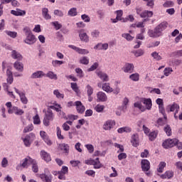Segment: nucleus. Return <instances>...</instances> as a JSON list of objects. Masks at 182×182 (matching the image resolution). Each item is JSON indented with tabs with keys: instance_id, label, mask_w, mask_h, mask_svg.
<instances>
[{
	"instance_id": "1",
	"label": "nucleus",
	"mask_w": 182,
	"mask_h": 182,
	"mask_svg": "<svg viewBox=\"0 0 182 182\" xmlns=\"http://www.w3.org/2000/svg\"><path fill=\"white\" fill-rule=\"evenodd\" d=\"M6 106L8 108L9 114H12L14 113V114H16V116H22V114L25 113V112H23V109H21L16 106L12 107V102H6Z\"/></svg>"
},
{
	"instance_id": "2",
	"label": "nucleus",
	"mask_w": 182,
	"mask_h": 182,
	"mask_svg": "<svg viewBox=\"0 0 182 182\" xmlns=\"http://www.w3.org/2000/svg\"><path fill=\"white\" fill-rule=\"evenodd\" d=\"M55 118V115L53 114V112L50 109H48L45 113V117L43 121L44 126H49L50 124V122H53Z\"/></svg>"
},
{
	"instance_id": "3",
	"label": "nucleus",
	"mask_w": 182,
	"mask_h": 182,
	"mask_svg": "<svg viewBox=\"0 0 182 182\" xmlns=\"http://www.w3.org/2000/svg\"><path fill=\"white\" fill-rule=\"evenodd\" d=\"M178 141V139H168L163 142L162 146L164 147V149H171V147H174V146H176Z\"/></svg>"
},
{
	"instance_id": "4",
	"label": "nucleus",
	"mask_w": 182,
	"mask_h": 182,
	"mask_svg": "<svg viewBox=\"0 0 182 182\" xmlns=\"http://www.w3.org/2000/svg\"><path fill=\"white\" fill-rule=\"evenodd\" d=\"M117 17L115 18H112L111 21L112 23H117L119 21L122 22H127V18H122L123 16V11L122 10H117L116 11Z\"/></svg>"
},
{
	"instance_id": "5",
	"label": "nucleus",
	"mask_w": 182,
	"mask_h": 182,
	"mask_svg": "<svg viewBox=\"0 0 182 182\" xmlns=\"http://www.w3.org/2000/svg\"><path fill=\"white\" fill-rule=\"evenodd\" d=\"M23 42L27 45H33V43H36V36L33 33L28 34L26 36V39L23 40Z\"/></svg>"
},
{
	"instance_id": "6",
	"label": "nucleus",
	"mask_w": 182,
	"mask_h": 182,
	"mask_svg": "<svg viewBox=\"0 0 182 182\" xmlns=\"http://www.w3.org/2000/svg\"><path fill=\"white\" fill-rule=\"evenodd\" d=\"M114 126H116V122L114 120L109 119L105 122L102 129H104V130H112Z\"/></svg>"
},
{
	"instance_id": "7",
	"label": "nucleus",
	"mask_w": 182,
	"mask_h": 182,
	"mask_svg": "<svg viewBox=\"0 0 182 182\" xmlns=\"http://www.w3.org/2000/svg\"><path fill=\"white\" fill-rule=\"evenodd\" d=\"M68 48H70V49L75 50V52H77V53H79L80 55H87V53H89L88 50L76 47V46L69 45Z\"/></svg>"
},
{
	"instance_id": "8",
	"label": "nucleus",
	"mask_w": 182,
	"mask_h": 182,
	"mask_svg": "<svg viewBox=\"0 0 182 182\" xmlns=\"http://www.w3.org/2000/svg\"><path fill=\"white\" fill-rule=\"evenodd\" d=\"M32 163H33V159L31 158V156H27L23 159V163L20 166L23 167V168H28Z\"/></svg>"
},
{
	"instance_id": "9",
	"label": "nucleus",
	"mask_w": 182,
	"mask_h": 182,
	"mask_svg": "<svg viewBox=\"0 0 182 182\" xmlns=\"http://www.w3.org/2000/svg\"><path fill=\"white\" fill-rule=\"evenodd\" d=\"M87 164H90V166H94V168H101L102 164L100 161H99V158L95 159H90L87 162Z\"/></svg>"
},
{
	"instance_id": "10",
	"label": "nucleus",
	"mask_w": 182,
	"mask_h": 182,
	"mask_svg": "<svg viewBox=\"0 0 182 182\" xmlns=\"http://www.w3.org/2000/svg\"><path fill=\"white\" fill-rule=\"evenodd\" d=\"M14 90L16 93L20 96L21 103H23V105H28V98L25 95V93L21 92L16 87H14Z\"/></svg>"
},
{
	"instance_id": "11",
	"label": "nucleus",
	"mask_w": 182,
	"mask_h": 182,
	"mask_svg": "<svg viewBox=\"0 0 182 182\" xmlns=\"http://www.w3.org/2000/svg\"><path fill=\"white\" fill-rule=\"evenodd\" d=\"M97 102H107V95L106 93L100 91L97 93Z\"/></svg>"
},
{
	"instance_id": "12",
	"label": "nucleus",
	"mask_w": 182,
	"mask_h": 182,
	"mask_svg": "<svg viewBox=\"0 0 182 182\" xmlns=\"http://www.w3.org/2000/svg\"><path fill=\"white\" fill-rule=\"evenodd\" d=\"M58 149H60V150H61V151H63V153L65 154V156H68L69 154V144L65 143L60 144L58 145Z\"/></svg>"
},
{
	"instance_id": "13",
	"label": "nucleus",
	"mask_w": 182,
	"mask_h": 182,
	"mask_svg": "<svg viewBox=\"0 0 182 182\" xmlns=\"http://www.w3.org/2000/svg\"><path fill=\"white\" fill-rule=\"evenodd\" d=\"M142 171H149L150 170V161L147 159H142L141 161Z\"/></svg>"
},
{
	"instance_id": "14",
	"label": "nucleus",
	"mask_w": 182,
	"mask_h": 182,
	"mask_svg": "<svg viewBox=\"0 0 182 182\" xmlns=\"http://www.w3.org/2000/svg\"><path fill=\"white\" fill-rule=\"evenodd\" d=\"M75 105L76 106L77 112L78 113H80V114H82V113H85V111L86 110V107L83 106V104H82V102L76 101L75 102Z\"/></svg>"
},
{
	"instance_id": "15",
	"label": "nucleus",
	"mask_w": 182,
	"mask_h": 182,
	"mask_svg": "<svg viewBox=\"0 0 182 182\" xmlns=\"http://www.w3.org/2000/svg\"><path fill=\"white\" fill-rule=\"evenodd\" d=\"M41 159H43V160L46 161V163H49V161H52V157H50V154L48 152H46L45 150H42L40 152Z\"/></svg>"
},
{
	"instance_id": "16",
	"label": "nucleus",
	"mask_w": 182,
	"mask_h": 182,
	"mask_svg": "<svg viewBox=\"0 0 182 182\" xmlns=\"http://www.w3.org/2000/svg\"><path fill=\"white\" fill-rule=\"evenodd\" d=\"M39 177L43 182H52V180L53 179V176H52V174L50 173H41L39 175Z\"/></svg>"
},
{
	"instance_id": "17",
	"label": "nucleus",
	"mask_w": 182,
	"mask_h": 182,
	"mask_svg": "<svg viewBox=\"0 0 182 182\" xmlns=\"http://www.w3.org/2000/svg\"><path fill=\"white\" fill-rule=\"evenodd\" d=\"M141 102L143 103L146 106V108L148 110L151 109V107L153 106V104L151 102V99H150V98H141Z\"/></svg>"
},
{
	"instance_id": "18",
	"label": "nucleus",
	"mask_w": 182,
	"mask_h": 182,
	"mask_svg": "<svg viewBox=\"0 0 182 182\" xmlns=\"http://www.w3.org/2000/svg\"><path fill=\"white\" fill-rule=\"evenodd\" d=\"M123 70L125 73H133V71L134 70V65L127 63L124 65Z\"/></svg>"
},
{
	"instance_id": "19",
	"label": "nucleus",
	"mask_w": 182,
	"mask_h": 182,
	"mask_svg": "<svg viewBox=\"0 0 182 182\" xmlns=\"http://www.w3.org/2000/svg\"><path fill=\"white\" fill-rule=\"evenodd\" d=\"M148 35L150 38H159V36H161L156 27L154 30H149Z\"/></svg>"
},
{
	"instance_id": "20",
	"label": "nucleus",
	"mask_w": 182,
	"mask_h": 182,
	"mask_svg": "<svg viewBox=\"0 0 182 182\" xmlns=\"http://www.w3.org/2000/svg\"><path fill=\"white\" fill-rule=\"evenodd\" d=\"M44 76H46V74H45V73H43V71H42V70H38V71L33 73L31 75V79H41L42 77H44Z\"/></svg>"
},
{
	"instance_id": "21",
	"label": "nucleus",
	"mask_w": 182,
	"mask_h": 182,
	"mask_svg": "<svg viewBox=\"0 0 182 182\" xmlns=\"http://www.w3.org/2000/svg\"><path fill=\"white\" fill-rule=\"evenodd\" d=\"M11 15H14V16H25L26 11L25 10H21V9H16V10H11Z\"/></svg>"
},
{
	"instance_id": "22",
	"label": "nucleus",
	"mask_w": 182,
	"mask_h": 182,
	"mask_svg": "<svg viewBox=\"0 0 182 182\" xmlns=\"http://www.w3.org/2000/svg\"><path fill=\"white\" fill-rule=\"evenodd\" d=\"M131 143L134 147H139V134H134L131 137Z\"/></svg>"
},
{
	"instance_id": "23",
	"label": "nucleus",
	"mask_w": 182,
	"mask_h": 182,
	"mask_svg": "<svg viewBox=\"0 0 182 182\" xmlns=\"http://www.w3.org/2000/svg\"><path fill=\"white\" fill-rule=\"evenodd\" d=\"M161 178L163 179H170L174 177V172L173 171H166L164 174L160 176Z\"/></svg>"
},
{
	"instance_id": "24",
	"label": "nucleus",
	"mask_w": 182,
	"mask_h": 182,
	"mask_svg": "<svg viewBox=\"0 0 182 182\" xmlns=\"http://www.w3.org/2000/svg\"><path fill=\"white\" fill-rule=\"evenodd\" d=\"M97 75L100 79L103 80V82H109V76L107 75V74L102 71H97Z\"/></svg>"
},
{
	"instance_id": "25",
	"label": "nucleus",
	"mask_w": 182,
	"mask_h": 182,
	"mask_svg": "<svg viewBox=\"0 0 182 182\" xmlns=\"http://www.w3.org/2000/svg\"><path fill=\"white\" fill-rule=\"evenodd\" d=\"M168 25V23H167V22L164 21L159 24L156 28V29H158L159 33L161 35V32H163V31H165V29H167Z\"/></svg>"
},
{
	"instance_id": "26",
	"label": "nucleus",
	"mask_w": 182,
	"mask_h": 182,
	"mask_svg": "<svg viewBox=\"0 0 182 182\" xmlns=\"http://www.w3.org/2000/svg\"><path fill=\"white\" fill-rule=\"evenodd\" d=\"M42 16L46 21L52 19V16L49 14V9H48V8H43L42 9Z\"/></svg>"
},
{
	"instance_id": "27",
	"label": "nucleus",
	"mask_w": 182,
	"mask_h": 182,
	"mask_svg": "<svg viewBox=\"0 0 182 182\" xmlns=\"http://www.w3.org/2000/svg\"><path fill=\"white\" fill-rule=\"evenodd\" d=\"M11 58L13 59H17V60H22L23 57L22 56V55H21V53H19V52L13 50L11 51Z\"/></svg>"
},
{
	"instance_id": "28",
	"label": "nucleus",
	"mask_w": 182,
	"mask_h": 182,
	"mask_svg": "<svg viewBox=\"0 0 182 182\" xmlns=\"http://www.w3.org/2000/svg\"><path fill=\"white\" fill-rule=\"evenodd\" d=\"M6 75H7V82L9 85H12L14 83V75H12V71H11L9 69H7L6 70Z\"/></svg>"
},
{
	"instance_id": "29",
	"label": "nucleus",
	"mask_w": 182,
	"mask_h": 182,
	"mask_svg": "<svg viewBox=\"0 0 182 182\" xmlns=\"http://www.w3.org/2000/svg\"><path fill=\"white\" fill-rule=\"evenodd\" d=\"M16 70L18 72H23V64L19 61H16L14 64Z\"/></svg>"
},
{
	"instance_id": "30",
	"label": "nucleus",
	"mask_w": 182,
	"mask_h": 182,
	"mask_svg": "<svg viewBox=\"0 0 182 182\" xmlns=\"http://www.w3.org/2000/svg\"><path fill=\"white\" fill-rule=\"evenodd\" d=\"M102 90L107 92V93H112V92H113V88L110 87L109 83H104L102 84Z\"/></svg>"
},
{
	"instance_id": "31",
	"label": "nucleus",
	"mask_w": 182,
	"mask_h": 182,
	"mask_svg": "<svg viewBox=\"0 0 182 182\" xmlns=\"http://www.w3.org/2000/svg\"><path fill=\"white\" fill-rule=\"evenodd\" d=\"M141 18H151L153 16V11H144L140 14Z\"/></svg>"
},
{
	"instance_id": "32",
	"label": "nucleus",
	"mask_w": 182,
	"mask_h": 182,
	"mask_svg": "<svg viewBox=\"0 0 182 182\" xmlns=\"http://www.w3.org/2000/svg\"><path fill=\"white\" fill-rule=\"evenodd\" d=\"M80 39L82 41V42H89V36L86 33H80Z\"/></svg>"
},
{
	"instance_id": "33",
	"label": "nucleus",
	"mask_w": 182,
	"mask_h": 182,
	"mask_svg": "<svg viewBox=\"0 0 182 182\" xmlns=\"http://www.w3.org/2000/svg\"><path fill=\"white\" fill-rule=\"evenodd\" d=\"M129 79L133 82H139L140 79V75H139L137 73L132 74L129 75Z\"/></svg>"
},
{
	"instance_id": "34",
	"label": "nucleus",
	"mask_w": 182,
	"mask_h": 182,
	"mask_svg": "<svg viewBox=\"0 0 182 182\" xmlns=\"http://www.w3.org/2000/svg\"><path fill=\"white\" fill-rule=\"evenodd\" d=\"M31 164H32V171H33V173H38V171H39V167L38 166V163H36V161L33 159V162H31Z\"/></svg>"
},
{
	"instance_id": "35",
	"label": "nucleus",
	"mask_w": 182,
	"mask_h": 182,
	"mask_svg": "<svg viewBox=\"0 0 182 182\" xmlns=\"http://www.w3.org/2000/svg\"><path fill=\"white\" fill-rule=\"evenodd\" d=\"M46 77H49V79H54V80H58V75L55 74L54 72L49 71L46 74Z\"/></svg>"
},
{
	"instance_id": "36",
	"label": "nucleus",
	"mask_w": 182,
	"mask_h": 182,
	"mask_svg": "<svg viewBox=\"0 0 182 182\" xmlns=\"http://www.w3.org/2000/svg\"><path fill=\"white\" fill-rule=\"evenodd\" d=\"M164 132H165L166 136H171L172 134V131H171V127H170V125L166 124L164 127Z\"/></svg>"
},
{
	"instance_id": "37",
	"label": "nucleus",
	"mask_w": 182,
	"mask_h": 182,
	"mask_svg": "<svg viewBox=\"0 0 182 182\" xmlns=\"http://www.w3.org/2000/svg\"><path fill=\"white\" fill-rule=\"evenodd\" d=\"M166 162H164V161L160 162L157 168L158 173H163V171H164V168L166 167Z\"/></svg>"
},
{
	"instance_id": "38",
	"label": "nucleus",
	"mask_w": 182,
	"mask_h": 182,
	"mask_svg": "<svg viewBox=\"0 0 182 182\" xmlns=\"http://www.w3.org/2000/svg\"><path fill=\"white\" fill-rule=\"evenodd\" d=\"M157 132L154 131L151 133H149V139L150 140V141H154V140H156V139L157 138Z\"/></svg>"
},
{
	"instance_id": "39",
	"label": "nucleus",
	"mask_w": 182,
	"mask_h": 182,
	"mask_svg": "<svg viewBox=\"0 0 182 182\" xmlns=\"http://www.w3.org/2000/svg\"><path fill=\"white\" fill-rule=\"evenodd\" d=\"M63 63H65V62L59 60H53L52 61V65L54 68H58V66H60L61 65H63Z\"/></svg>"
},
{
	"instance_id": "40",
	"label": "nucleus",
	"mask_w": 182,
	"mask_h": 182,
	"mask_svg": "<svg viewBox=\"0 0 182 182\" xmlns=\"http://www.w3.org/2000/svg\"><path fill=\"white\" fill-rule=\"evenodd\" d=\"M68 15L69 16H76L77 15V9L76 8H72L68 11Z\"/></svg>"
},
{
	"instance_id": "41",
	"label": "nucleus",
	"mask_w": 182,
	"mask_h": 182,
	"mask_svg": "<svg viewBox=\"0 0 182 182\" xmlns=\"http://www.w3.org/2000/svg\"><path fill=\"white\" fill-rule=\"evenodd\" d=\"M56 130L58 139H59V140H63V139H65V136L62 135V129H60V127H57Z\"/></svg>"
},
{
	"instance_id": "42",
	"label": "nucleus",
	"mask_w": 182,
	"mask_h": 182,
	"mask_svg": "<svg viewBox=\"0 0 182 182\" xmlns=\"http://www.w3.org/2000/svg\"><path fill=\"white\" fill-rule=\"evenodd\" d=\"M26 138L31 143H33L35 139H36V136H35V134L33 133H30L26 136Z\"/></svg>"
},
{
	"instance_id": "43",
	"label": "nucleus",
	"mask_w": 182,
	"mask_h": 182,
	"mask_svg": "<svg viewBox=\"0 0 182 182\" xmlns=\"http://www.w3.org/2000/svg\"><path fill=\"white\" fill-rule=\"evenodd\" d=\"M173 73V68L168 67L164 70V75L165 76H170Z\"/></svg>"
},
{
	"instance_id": "44",
	"label": "nucleus",
	"mask_w": 182,
	"mask_h": 182,
	"mask_svg": "<svg viewBox=\"0 0 182 182\" xmlns=\"http://www.w3.org/2000/svg\"><path fill=\"white\" fill-rule=\"evenodd\" d=\"M6 33L8 35V36H10V38H13V39H15V38L18 36V33L16 31H6Z\"/></svg>"
},
{
	"instance_id": "45",
	"label": "nucleus",
	"mask_w": 182,
	"mask_h": 182,
	"mask_svg": "<svg viewBox=\"0 0 182 182\" xmlns=\"http://www.w3.org/2000/svg\"><path fill=\"white\" fill-rule=\"evenodd\" d=\"M127 105H129V98L125 97L124 98L122 102V110L123 112H126V109H127Z\"/></svg>"
},
{
	"instance_id": "46",
	"label": "nucleus",
	"mask_w": 182,
	"mask_h": 182,
	"mask_svg": "<svg viewBox=\"0 0 182 182\" xmlns=\"http://www.w3.org/2000/svg\"><path fill=\"white\" fill-rule=\"evenodd\" d=\"M53 95H55V96H56V97H58V99H63L65 97V95L60 93L59 92V90H55L53 91Z\"/></svg>"
},
{
	"instance_id": "47",
	"label": "nucleus",
	"mask_w": 182,
	"mask_h": 182,
	"mask_svg": "<svg viewBox=\"0 0 182 182\" xmlns=\"http://www.w3.org/2000/svg\"><path fill=\"white\" fill-rule=\"evenodd\" d=\"M95 110L97 112V113H102L103 110H105V105H97L95 107Z\"/></svg>"
},
{
	"instance_id": "48",
	"label": "nucleus",
	"mask_w": 182,
	"mask_h": 182,
	"mask_svg": "<svg viewBox=\"0 0 182 182\" xmlns=\"http://www.w3.org/2000/svg\"><path fill=\"white\" fill-rule=\"evenodd\" d=\"M164 8H171L172 6H174V2L171 1H166L163 4Z\"/></svg>"
},
{
	"instance_id": "49",
	"label": "nucleus",
	"mask_w": 182,
	"mask_h": 182,
	"mask_svg": "<svg viewBox=\"0 0 182 182\" xmlns=\"http://www.w3.org/2000/svg\"><path fill=\"white\" fill-rule=\"evenodd\" d=\"M86 90H87V96H92L93 95V87H92V86H90V85H87L86 86Z\"/></svg>"
},
{
	"instance_id": "50",
	"label": "nucleus",
	"mask_w": 182,
	"mask_h": 182,
	"mask_svg": "<svg viewBox=\"0 0 182 182\" xmlns=\"http://www.w3.org/2000/svg\"><path fill=\"white\" fill-rule=\"evenodd\" d=\"M151 56H152V58H154V59H155V60H161V55H159V53H157L156 51L153 52L151 54Z\"/></svg>"
},
{
	"instance_id": "51",
	"label": "nucleus",
	"mask_w": 182,
	"mask_h": 182,
	"mask_svg": "<svg viewBox=\"0 0 182 182\" xmlns=\"http://www.w3.org/2000/svg\"><path fill=\"white\" fill-rule=\"evenodd\" d=\"M51 25H53L56 31H59L62 28V24L59 23V21H53Z\"/></svg>"
},
{
	"instance_id": "52",
	"label": "nucleus",
	"mask_w": 182,
	"mask_h": 182,
	"mask_svg": "<svg viewBox=\"0 0 182 182\" xmlns=\"http://www.w3.org/2000/svg\"><path fill=\"white\" fill-rule=\"evenodd\" d=\"M100 35V31L99 30H94L91 33V36L95 39H97V38H99Z\"/></svg>"
},
{
	"instance_id": "53",
	"label": "nucleus",
	"mask_w": 182,
	"mask_h": 182,
	"mask_svg": "<svg viewBox=\"0 0 182 182\" xmlns=\"http://www.w3.org/2000/svg\"><path fill=\"white\" fill-rule=\"evenodd\" d=\"M80 63L82 65H89V58L87 57H82L80 60Z\"/></svg>"
},
{
	"instance_id": "54",
	"label": "nucleus",
	"mask_w": 182,
	"mask_h": 182,
	"mask_svg": "<svg viewBox=\"0 0 182 182\" xmlns=\"http://www.w3.org/2000/svg\"><path fill=\"white\" fill-rule=\"evenodd\" d=\"M33 130V124H28L27 127H26L23 129V133H29V132H32Z\"/></svg>"
},
{
	"instance_id": "55",
	"label": "nucleus",
	"mask_w": 182,
	"mask_h": 182,
	"mask_svg": "<svg viewBox=\"0 0 182 182\" xmlns=\"http://www.w3.org/2000/svg\"><path fill=\"white\" fill-rule=\"evenodd\" d=\"M71 88L75 93H79V87H77V83L76 82H71Z\"/></svg>"
},
{
	"instance_id": "56",
	"label": "nucleus",
	"mask_w": 182,
	"mask_h": 182,
	"mask_svg": "<svg viewBox=\"0 0 182 182\" xmlns=\"http://www.w3.org/2000/svg\"><path fill=\"white\" fill-rule=\"evenodd\" d=\"M176 107H180V105L176 102H173V105L170 106L169 111L168 112H174L175 110H177Z\"/></svg>"
},
{
	"instance_id": "57",
	"label": "nucleus",
	"mask_w": 182,
	"mask_h": 182,
	"mask_svg": "<svg viewBox=\"0 0 182 182\" xmlns=\"http://www.w3.org/2000/svg\"><path fill=\"white\" fill-rule=\"evenodd\" d=\"M21 140H23L24 146H26V147H31L32 142L31 141H28V138H21Z\"/></svg>"
},
{
	"instance_id": "58",
	"label": "nucleus",
	"mask_w": 182,
	"mask_h": 182,
	"mask_svg": "<svg viewBox=\"0 0 182 182\" xmlns=\"http://www.w3.org/2000/svg\"><path fill=\"white\" fill-rule=\"evenodd\" d=\"M114 147H117V149H119L117 151V153H123V151H124V147L119 144L115 143Z\"/></svg>"
},
{
	"instance_id": "59",
	"label": "nucleus",
	"mask_w": 182,
	"mask_h": 182,
	"mask_svg": "<svg viewBox=\"0 0 182 182\" xmlns=\"http://www.w3.org/2000/svg\"><path fill=\"white\" fill-rule=\"evenodd\" d=\"M134 56H136V58H139V56H143V55H144V51L141 49H139L135 52H134Z\"/></svg>"
},
{
	"instance_id": "60",
	"label": "nucleus",
	"mask_w": 182,
	"mask_h": 182,
	"mask_svg": "<svg viewBox=\"0 0 182 182\" xmlns=\"http://www.w3.org/2000/svg\"><path fill=\"white\" fill-rule=\"evenodd\" d=\"M53 14L55 15V16H60V18L63 17L64 15L63 11L59 9L54 10Z\"/></svg>"
},
{
	"instance_id": "61",
	"label": "nucleus",
	"mask_w": 182,
	"mask_h": 182,
	"mask_svg": "<svg viewBox=\"0 0 182 182\" xmlns=\"http://www.w3.org/2000/svg\"><path fill=\"white\" fill-rule=\"evenodd\" d=\"M33 119V123L35 124H41V118H39V114H36Z\"/></svg>"
},
{
	"instance_id": "62",
	"label": "nucleus",
	"mask_w": 182,
	"mask_h": 182,
	"mask_svg": "<svg viewBox=\"0 0 182 182\" xmlns=\"http://www.w3.org/2000/svg\"><path fill=\"white\" fill-rule=\"evenodd\" d=\"M85 147L90 154L95 151V147L92 144H86Z\"/></svg>"
},
{
	"instance_id": "63",
	"label": "nucleus",
	"mask_w": 182,
	"mask_h": 182,
	"mask_svg": "<svg viewBox=\"0 0 182 182\" xmlns=\"http://www.w3.org/2000/svg\"><path fill=\"white\" fill-rule=\"evenodd\" d=\"M75 72L77 74L78 77H83L85 74H83V70L81 68H76Z\"/></svg>"
},
{
	"instance_id": "64",
	"label": "nucleus",
	"mask_w": 182,
	"mask_h": 182,
	"mask_svg": "<svg viewBox=\"0 0 182 182\" xmlns=\"http://www.w3.org/2000/svg\"><path fill=\"white\" fill-rule=\"evenodd\" d=\"M171 56H177L178 58H180L182 56V50H179L177 51H174L171 53Z\"/></svg>"
}]
</instances>
